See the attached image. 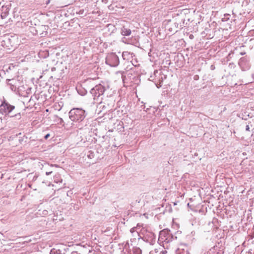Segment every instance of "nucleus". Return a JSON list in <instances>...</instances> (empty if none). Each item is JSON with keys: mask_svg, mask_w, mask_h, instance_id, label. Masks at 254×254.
I'll return each instance as SVG.
<instances>
[{"mask_svg": "<svg viewBox=\"0 0 254 254\" xmlns=\"http://www.w3.org/2000/svg\"><path fill=\"white\" fill-rule=\"evenodd\" d=\"M135 251L138 254H141V250L139 249H136Z\"/></svg>", "mask_w": 254, "mask_h": 254, "instance_id": "19", "label": "nucleus"}, {"mask_svg": "<svg viewBox=\"0 0 254 254\" xmlns=\"http://www.w3.org/2000/svg\"><path fill=\"white\" fill-rule=\"evenodd\" d=\"M68 114L72 121L79 123L83 121L86 116L85 111L81 108H73L69 111Z\"/></svg>", "mask_w": 254, "mask_h": 254, "instance_id": "1", "label": "nucleus"}, {"mask_svg": "<svg viewBox=\"0 0 254 254\" xmlns=\"http://www.w3.org/2000/svg\"><path fill=\"white\" fill-rule=\"evenodd\" d=\"M131 33V31L130 29L123 26L121 29V34L123 36H129Z\"/></svg>", "mask_w": 254, "mask_h": 254, "instance_id": "10", "label": "nucleus"}, {"mask_svg": "<svg viewBox=\"0 0 254 254\" xmlns=\"http://www.w3.org/2000/svg\"><path fill=\"white\" fill-rule=\"evenodd\" d=\"M57 251L55 249L51 250L50 254H56Z\"/></svg>", "mask_w": 254, "mask_h": 254, "instance_id": "17", "label": "nucleus"}, {"mask_svg": "<svg viewBox=\"0 0 254 254\" xmlns=\"http://www.w3.org/2000/svg\"><path fill=\"white\" fill-rule=\"evenodd\" d=\"M53 33L52 34H54L57 31V29H53Z\"/></svg>", "mask_w": 254, "mask_h": 254, "instance_id": "23", "label": "nucleus"}, {"mask_svg": "<svg viewBox=\"0 0 254 254\" xmlns=\"http://www.w3.org/2000/svg\"><path fill=\"white\" fill-rule=\"evenodd\" d=\"M79 129H82V128H83V127H79Z\"/></svg>", "mask_w": 254, "mask_h": 254, "instance_id": "27", "label": "nucleus"}, {"mask_svg": "<svg viewBox=\"0 0 254 254\" xmlns=\"http://www.w3.org/2000/svg\"><path fill=\"white\" fill-rule=\"evenodd\" d=\"M45 137V139H48V134H46V135H45V137Z\"/></svg>", "mask_w": 254, "mask_h": 254, "instance_id": "24", "label": "nucleus"}, {"mask_svg": "<svg viewBox=\"0 0 254 254\" xmlns=\"http://www.w3.org/2000/svg\"><path fill=\"white\" fill-rule=\"evenodd\" d=\"M53 215V216L52 218L53 219V220L54 221H57V220L61 221L63 219V217L62 216V215L61 214L60 215H58L57 214L56 216L55 215V214H51L50 215Z\"/></svg>", "mask_w": 254, "mask_h": 254, "instance_id": "14", "label": "nucleus"}, {"mask_svg": "<svg viewBox=\"0 0 254 254\" xmlns=\"http://www.w3.org/2000/svg\"><path fill=\"white\" fill-rule=\"evenodd\" d=\"M48 213V211L46 210H44L43 212V215H46Z\"/></svg>", "mask_w": 254, "mask_h": 254, "instance_id": "21", "label": "nucleus"}, {"mask_svg": "<svg viewBox=\"0 0 254 254\" xmlns=\"http://www.w3.org/2000/svg\"><path fill=\"white\" fill-rule=\"evenodd\" d=\"M109 8H110V9H111V8H112V5H110V6H109Z\"/></svg>", "mask_w": 254, "mask_h": 254, "instance_id": "25", "label": "nucleus"}, {"mask_svg": "<svg viewBox=\"0 0 254 254\" xmlns=\"http://www.w3.org/2000/svg\"><path fill=\"white\" fill-rule=\"evenodd\" d=\"M136 228L135 227L132 228L130 230V233H133V232L136 231Z\"/></svg>", "mask_w": 254, "mask_h": 254, "instance_id": "18", "label": "nucleus"}, {"mask_svg": "<svg viewBox=\"0 0 254 254\" xmlns=\"http://www.w3.org/2000/svg\"><path fill=\"white\" fill-rule=\"evenodd\" d=\"M14 109L15 106L10 105L8 102L4 100L2 101L0 105V113L5 116H9L10 117L18 116L19 119L20 118V113L10 115Z\"/></svg>", "mask_w": 254, "mask_h": 254, "instance_id": "2", "label": "nucleus"}, {"mask_svg": "<svg viewBox=\"0 0 254 254\" xmlns=\"http://www.w3.org/2000/svg\"><path fill=\"white\" fill-rule=\"evenodd\" d=\"M52 173V172H49V173H48L49 175L50 174H51Z\"/></svg>", "mask_w": 254, "mask_h": 254, "instance_id": "26", "label": "nucleus"}, {"mask_svg": "<svg viewBox=\"0 0 254 254\" xmlns=\"http://www.w3.org/2000/svg\"><path fill=\"white\" fill-rule=\"evenodd\" d=\"M222 251L217 247H213L210 249L204 254H222Z\"/></svg>", "mask_w": 254, "mask_h": 254, "instance_id": "9", "label": "nucleus"}, {"mask_svg": "<svg viewBox=\"0 0 254 254\" xmlns=\"http://www.w3.org/2000/svg\"><path fill=\"white\" fill-rule=\"evenodd\" d=\"M39 56L40 58L45 59L46 58L48 57V51L47 50L43 51L40 50V51L39 53Z\"/></svg>", "mask_w": 254, "mask_h": 254, "instance_id": "12", "label": "nucleus"}, {"mask_svg": "<svg viewBox=\"0 0 254 254\" xmlns=\"http://www.w3.org/2000/svg\"><path fill=\"white\" fill-rule=\"evenodd\" d=\"M168 237H169V233L167 230H164L160 232L159 239L163 241L168 243L169 242V240H168Z\"/></svg>", "mask_w": 254, "mask_h": 254, "instance_id": "8", "label": "nucleus"}, {"mask_svg": "<svg viewBox=\"0 0 254 254\" xmlns=\"http://www.w3.org/2000/svg\"><path fill=\"white\" fill-rule=\"evenodd\" d=\"M120 63L119 57L115 53L109 54L106 58V64L111 67H116Z\"/></svg>", "mask_w": 254, "mask_h": 254, "instance_id": "3", "label": "nucleus"}, {"mask_svg": "<svg viewBox=\"0 0 254 254\" xmlns=\"http://www.w3.org/2000/svg\"><path fill=\"white\" fill-rule=\"evenodd\" d=\"M246 130L247 131H250V127L249 125H247L246 127Z\"/></svg>", "mask_w": 254, "mask_h": 254, "instance_id": "20", "label": "nucleus"}, {"mask_svg": "<svg viewBox=\"0 0 254 254\" xmlns=\"http://www.w3.org/2000/svg\"><path fill=\"white\" fill-rule=\"evenodd\" d=\"M10 2V1H5L2 6L0 7V16L2 19L6 18L8 14L9 11L11 7V3Z\"/></svg>", "mask_w": 254, "mask_h": 254, "instance_id": "5", "label": "nucleus"}, {"mask_svg": "<svg viewBox=\"0 0 254 254\" xmlns=\"http://www.w3.org/2000/svg\"><path fill=\"white\" fill-rule=\"evenodd\" d=\"M230 15L229 14H225L224 17L222 18V21L223 22L227 21L229 20Z\"/></svg>", "mask_w": 254, "mask_h": 254, "instance_id": "15", "label": "nucleus"}, {"mask_svg": "<svg viewBox=\"0 0 254 254\" xmlns=\"http://www.w3.org/2000/svg\"><path fill=\"white\" fill-rule=\"evenodd\" d=\"M54 122H55V124L61 125L62 126L64 125V124H63L64 121H63V119L58 117H55V120H54Z\"/></svg>", "mask_w": 254, "mask_h": 254, "instance_id": "13", "label": "nucleus"}, {"mask_svg": "<svg viewBox=\"0 0 254 254\" xmlns=\"http://www.w3.org/2000/svg\"><path fill=\"white\" fill-rule=\"evenodd\" d=\"M62 179L59 174H56L54 177V183L56 184L61 183Z\"/></svg>", "mask_w": 254, "mask_h": 254, "instance_id": "11", "label": "nucleus"}, {"mask_svg": "<svg viewBox=\"0 0 254 254\" xmlns=\"http://www.w3.org/2000/svg\"><path fill=\"white\" fill-rule=\"evenodd\" d=\"M105 91V88L101 84L96 85L90 90V93L94 97V100H98V98L102 95Z\"/></svg>", "mask_w": 254, "mask_h": 254, "instance_id": "4", "label": "nucleus"}, {"mask_svg": "<svg viewBox=\"0 0 254 254\" xmlns=\"http://www.w3.org/2000/svg\"><path fill=\"white\" fill-rule=\"evenodd\" d=\"M45 111H46V112H48V109H46V110H45Z\"/></svg>", "mask_w": 254, "mask_h": 254, "instance_id": "28", "label": "nucleus"}, {"mask_svg": "<svg viewBox=\"0 0 254 254\" xmlns=\"http://www.w3.org/2000/svg\"><path fill=\"white\" fill-rule=\"evenodd\" d=\"M46 174L48 175V172H46Z\"/></svg>", "mask_w": 254, "mask_h": 254, "instance_id": "29", "label": "nucleus"}, {"mask_svg": "<svg viewBox=\"0 0 254 254\" xmlns=\"http://www.w3.org/2000/svg\"><path fill=\"white\" fill-rule=\"evenodd\" d=\"M129 53L128 52H124L122 54L123 58L125 60L128 56H129Z\"/></svg>", "mask_w": 254, "mask_h": 254, "instance_id": "16", "label": "nucleus"}, {"mask_svg": "<svg viewBox=\"0 0 254 254\" xmlns=\"http://www.w3.org/2000/svg\"><path fill=\"white\" fill-rule=\"evenodd\" d=\"M62 63H60L59 64H57L56 67H52L51 69V71L52 72L54 71H56L55 73H54L53 75L51 76V78H54V79H59L60 77L61 76V73L62 70L61 69V66Z\"/></svg>", "mask_w": 254, "mask_h": 254, "instance_id": "6", "label": "nucleus"}, {"mask_svg": "<svg viewBox=\"0 0 254 254\" xmlns=\"http://www.w3.org/2000/svg\"><path fill=\"white\" fill-rule=\"evenodd\" d=\"M50 185H52V186H55V184H52V182H50L49 183V185H48V186H50Z\"/></svg>", "mask_w": 254, "mask_h": 254, "instance_id": "22", "label": "nucleus"}, {"mask_svg": "<svg viewBox=\"0 0 254 254\" xmlns=\"http://www.w3.org/2000/svg\"><path fill=\"white\" fill-rule=\"evenodd\" d=\"M239 64L243 71H246L250 67L249 63L247 62L246 59L244 58L240 59Z\"/></svg>", "mask_w": 254, "mask_h": 254, "instance_id": "7", "label": "nucleus"}]
</instances>
